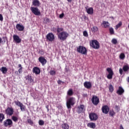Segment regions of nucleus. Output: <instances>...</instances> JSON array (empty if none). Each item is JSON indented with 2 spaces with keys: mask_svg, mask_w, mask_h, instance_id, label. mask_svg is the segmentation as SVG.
Masks as SVG:
<instances>
[{
  "mask_svg": "<svg viewBox=\"0 0 129 129\" xmlns=\"http://www.w3.org/2000/svg\"><path fill=\"white\" fill-rule=\"evenodd\" d=\"M33 73H35L36 75H39L41 73L40 69L39 68L35 67L33 68Z\"/></svg>",
  "mask_w": 129,
  "mask_h": 129,
  "instance_id": "obj_20",
  "label": "nucleus"
},
{
  "mask_svg": "<svg viewBox=\"0 0 129 129\" xmlns=\"http://www.w3.org/2000/svg\"><path fill=\"white\" fill-rule=\"evenodd\" d=\"M15 73L16 74L18 75V71H16V72H15Z\"/></svg>",
  "mask_w": 129,
  "mask_h": 129,
  "instance_id": "obj_60",
  "label": "nucleus"
},
{
  "mask_svg": "<svg viewBox=\"0 0 129 129\" xmlns=\"http://www.w3.org/2000/svg\"><path fill=\"white\" fill-rule=\"evenodd\" d=\"M91 30H92V33H96V32H97L98 31L99 29H98V27H97V26H93Z\"/></svg>",
  "mask_w": 129,
  "mask_h": 129,
  "instance_id": "obj_30",
  "label": "nucleus"
},
{
  "mask_svg": "<svg viewBox=\"0 0 129 129\" xmlns=\"http://www.w3.org/2000/svg\"><path fill=\"white\" fill-rule=\"evenodd\" d=\"M22 68H20L18 70V72L19 74H21L22 73Z\"/></svg>",
  "mask_w": 129,
  "mask_h": 129,
  "instance_id": "obj_52",
  "label": "nucleus"
},
{
  "mask_svg": "<svg viewBox=\"0 0 129 129\" xmlns=\"http://www.w3.org/2000/svg\"><path fill=\"white\" fill-rule=\"evenodd\" d=\"M3 42L2 39L1 37H0V44H1Z\"/></svg>",
  "mask_w": 129,
  "mask_h": 129,
  "instance_id": "obj_58",
  "label": "nucleus"
},
{
  "mask_svg": "<svg viewBox=\"0 0 129 129\" xmlns=\"http://www.w3.org/2000/svg\"><path fill=\"white\" fill-rule=\"evenodd\" d=\"M107 72L108 73V74L107 76V78L108 80H111L113 78V76L114 75V72L112 69L110 68H107L106 69Z\"/></svg>",
  "mask_w": 129,
  "mask_h": 129,
  "instance_id": "obj_8",
  "label": "nucleus"
},
{
  "mask_svg": "<svg viewBox=\"0 0 129 129\" xmlns=\"http://www.w3.org/2000/svg\"><path fill=\"white\" fill-rule=\"evenodd\" d=\"M115 110H117L118 111H119V110H120L119 107L117 105H115Z\"/></svg>",
  "mask_w": 129,
  "mask_h": 129,
  "instance_id": "obj_47",
  "label": "nucleus"
},
{
  "mask_svg": "<svg viewBox=\"0 0 129 129\" xmlns=\"http://www.w3.org/2000/svg\"><path fill=\"white\" fill-rule=\"evenodd\" d=\"M125 58V54L124 53H120V54L119 55V58L121 60H123V59H124Z\"/></svg>",
  "mask_w": 129,
  "mask_h": 129,
  "instance_id": "obj_36",
  "label": "nucleus"
},
{
  "mask_svg": "<svg viewBox=\"0 0 129 129\" xmlns=\"http://www.w3.org/2000/svg\"><path fill=\"white\" fill-rule=\"evenodd\" d=\"M31 11L35 16H38L41 15L40 11L37 7H31Z\"/></svg>",
  "mask_w": 129,
  "mask_h": 129,
  "instance_id": "obj_7",
  "label": "nucleus"
},
{
  "mask_svg": "<svg viewBox=\"0 0 129 129\" xmlns=\"http://www.w3.org/2000/svg\"><path fill=\"white\" fill-rule=\"evenodd\" d=\"M32 5L35 7H39L40 3L39 0H33Z\"/></svg>",
  "mask_w": 129,
  "mask_h": 129,
  "instance_id": "obj_22",
  "label": "nucleus"
},
{
  "mask_svg": "<svg viewBox=\"0 0 129 129\" xmlns=\"http://www.w3.org/2000/svg\"><path fill=\"white\" fill-rule=\"evenodd\" d=\"M102 25L103 26V28H108L110 27V24L108 22L103 21Z\"/></svg>",
  "mask_w": 129,
  "mask_h": 129,
  "instance_id": "obj_24",
  "label": "nucleus"
},
{
  "mask_svg": "<svg viewBox=\"0 0 129 129\" xmlns=\"http://www.w3.org/2000/svg\"><path fill=\"white\" fill-rule=\"evenodd\" d=\"M14 110L13 107H8L5 110V113L7 115L9 116H12L14 114Z\"/></svg>",
  "mask_w": 129,
  "mask_h": 129,
  "instance_id": "obj_10",
  "label": "nucleus"
},
{
  "mask_svg": "<svg viewBox=\"0 0 129 129\" xmlns=\"http://www.w3.org/2000/svg\"><path fill=\"white\" fill-rule=\"evenodd\" d=\"M51 129H54V128H52Z\"/></svg>",
  "mask_w": 129,
  "mask_h": 129,
  "instance_id": "obj_64",
  "label": "nucleus"
},
{
  "mask_svg": "<svg viewBox=\"0 0 129 129\" xmlns=\"http://www.w3.org/2000/svg\"><path fill=\"white\" fill-rule=\"evenodd\" d=\"M122 26V22L120 21L115 26V29L116 30H118L119 28H120Z\"/></svg>",
  "mask_w": 129,
  "mask_h": 129,
  "instance_id": "obj_31",
  "label": "nucleus"
},
{
  "mask_svg": "<svg viewBox=\"0 0 129 129\" xmlns=\"http://www.w3.org/2000/svg\"><path fill=\"white\" fill-rule=\"evenodd\" d=\"M69 36V34L66 31H62L59 33L58 35V38L62 41H64L67 40Z\"/></svg>",
  "mask_w": 129,
  "mask_h": 129,
  "instance_id": "obj_2",
  "label": "nucleus"
},
{
  "mask_svg": "<svg viewBox=\"0 0 129 129\" xmlns=\"http://www.w3.org/2000/svg\"><path fill=\"white\" fill-rule=\"evenodd\" d=\"M86 109L84 105L81 104L78 106V113H84Z\"/></svg>",
  "mask_w": 129,
  "mask_h": 129,
  "instance_id": "obj_13",
  "label": "nucleus"
},
{
  "mask_svg": "<svg viewBox=\"0 0 129 129\" xmlns=\"http://www.w3.org/2000/svg\"><path fill=\"white\" fill-rule=\"evenodd\" d=\"M84 86L87 89H90L92 87V85L91 82L86 81L84 83Z\"/></svg>",
  "mask_w": 129,
  "mask_h": 129,
  "instance_id": "obj_15",
  "label": "nucleus"
},
{
  "mask_svg": "<svg viewBox=\"0 0 129 129\" xmlns=\"http://www.w3.org/2000/svg\"><path fill=\"white\" fill-rule=\"evenodd\" d=\"M38 123L39 125L42 126L44 124V121L43 120H39L38 121Z\"/></svg>",
  "mask_w": 129,
  "mask_h": 129,
  "instance_id": "obj_44",
  "label": "nucleus"
},
{
  "mask_svg": "<svg viewBox=\"0 0 129 129\" xmlns=\"http://www.w3.org/2000/svg\"><path fill=\"white\" fill-rule=\"evenodd\" d=\"M62 129H69L70 126L67 123H62L61 125Z\"/></svg>",
  "mask_w": 129,
  "mask_h": 129,
  "instance_id": "obj_25",
  "label": "nucleus"
},
{
  "mask_svg": "<svg viewBox=\"0 0 129 129\" xmlns=\"http://www.w3.org/2000/svg\"><path fill=\"white\" fill-rule=\"evenodd\" d=\"M49 74L51 76H55L56 74V71H55L54 70H50L49 71Z\"/></svg>",
  "mask_w": 129,
  "mask_h": 129,
  "instance_id": "obj_41",
  "label": "nucleus"
},
{
  "mask_svg": "<svg viewBox=\"0 0 129 129\" xmlns=\"http://www.w3.org/2000/svg\"><path fill=\"white\" fill-rule=\"evenodd\" d=\"M14 103L15 105L18 106V107H20L21 105H22L23 104V103L19 101H15Z\"/></svg>",
  "mask_w": 129,
  "mask_h": 129,
  "instance_id": "obj_34",
  "label": "nucleus"
},
{
  "mask_svg": "<svg viewBox=\"0 0 129 129\" xmlns=\"http://www.w3.org/2000/svg\"><path fill=\"white\" fill-rule=\"evenodd\" d=\"M109 91L110 93H113L114 91V87L113 86V85L112 84L109 85Z\"/></svg>",
  "mask_w": 129,
  "mask_h": 129,
  "instance_id": "obj_33",
  "label": "nucleus"
},
{
  "mask_svg": "<svg viewBox=\"0 0 129 129\" xmlns=\"http://www.w3.org/2000/svg\"><path fill=\"white\" fill-rule=\"evenodd\" d=\"M46 108H47V111H49V109L48 107H46Z\"/></svg>",
  "mask_w": 129,
  "mask_h": 129,
  "instance_id": "obj_61",
  "label": "nucleus"
},
{
  "mask_svg": "<svg viewBox=\"0 0 129 129\" xmlns=\"http://www.w3.org/2000/svg\"><path fill=\"white\" fill-rule=\"evenodd\" d=\"M67 2H68V3H71L72 2H73V0H67Z\"/></svg>",
  "mask_w": 129,
  "mask_h": 129,
  "instance_id": "obj_56",
  "label": "nucleus"
},
{
  "mask_svg": "<svg viewBox=\"0 0 129 129\" xmlns=\"http://www.w3.org/2000/svg\"><path fill=\"white\" fill-rule=\"evenodd\" d=\"M12 119L13 121L17 122L18 120V118L17 116H13L12 117Z\"/></svg>",
  "mask_w": 129,
  "mask_h": 129,
  "instance_id": "obj_40",
  "label": "nucleus"
},
{
  "mask_svg": "<svg viewBox=\"0 0 129 129\" xmlns=\"http://www.w3.org/2000/svg\"><path fill=\"white\" fill-rule=\"evenodd\" d=\"M128 29H129V25H128Z\"/></svg>",
  "mask_w": 129,
  "mask_h": 129,
  "instance_id": "obj_63",
  "label": "nucleus"
},
{
  "mask_svg": "<svg viewBox=\"0 0 129 129\" xmlns=\"http://www.w3.org/2000/svg\"><path fill=\"white\" fill-rule=\"evenodd\" d=\"M109 33L111 35L114 34V29L112 27H110L109 29Z\"/></svg>",
  "mask_w": 129,
  "mask_h": 129,
  "instance_id": "obj_35",
  "label": "nucleus"
},
{
  "mask_svg": "<svg viewBox=\"0 0 129 129\" xmlns=\"http://www.w3.org/2000/svg\"><path fill=\"white\" fill-rule=\"evenodd\" d=\"M83 36L85 37H89V34H88V33L87 31H84L83 32Z\"/></svg>",
  "mask_w": 129,
  "mask_h": 129,
  "instance_id": "obj_42",
  "label": "nucleus"
},
{
  "mask_svg": "<svg viewBox=\"0 0 129 129\" xmlns=\"http://www.w3.org/2000/svg\"><path fill=\"white\" fill-rule=\"evenodd\" d=\"M119 74L120 75H122L123 74V70L121 68H120L119 70Z\"/></svg>",
  "mask_w": 129,
  "mask_h": 129,
  "instance_id": "obj_48",
  "label": "nucleus"
},
{
  "mask_svg": "<svg viewBox=\"0 0 129 129\" xmlns=\"http://www.w3.org/2000/svg\"><path fill=\"white\" fill-rule=\"evenodd\" d=\"M61 83L64 84V82H62L60 80H59L57 81V84L58 85H60Z\"/></svg>",
  "mask_w": 129,
  "mask_h": 129,
  "instance_id": "obj_50",
  "label": "nucleus"
},
{
  "mask_svg": "<svg viewBox=\"0 0 129 129\" xmlns=\"http://www.w3.org/2000/svg\"><path fill=\"white\" fill-rule=\"evenodd\" d=\"M13 40L15 41L16 43H20L22 41L21 39L17 35H13Z\"/></svg>",
  "mask_w": 129,
  "mask_h": 129,
  "instance_id": "obj_17",
  "label": "nucleus"
},
{
  "mask_svg": "<svg viewBox=\"0 0 129 129\" xmlns=\"http://www.w3.org/2000/svg\"><path fill=\"white\" fill-rule=\"evenodd\" d=\"M74 95V92L72 89H70L67 92V95L72 96Z\"/></svg>",
  "mask_w": 129,
  "mask_h": 129,
  "instance_id": "obj_27",
  "label": "nucleus"
},
{
  "mask_svg": "<svg viewBox=\"0 0 129 129\" xmlns=\"http://www.w3.org/2000/svg\"><path fill=\"white\" fill-rule=\"evenodd\" d=\"M111 42L113 44L116 45L117 44V40L116 39L113 38L112 39Z\"/></svg>",
  "mask_w": 129,
  "mask_h": 129,
  "instance_id": "obj_43",
  "label": "nucleus"
},
{
  "mask_svg": "<svg viewBox=\"0 0 129 129\" xmlns=\"http://www.w3.org/2000/svg\"><path fill=\"white\" fill-rule=\"evenodd\" d=\"M116 114V112L113 110V109L110 110L109 112V115L111 117H114Z\"/></svg>",
  "mask_w": 129,
  "mask_h": 129,
  "instance_id": "obj_32",
  "label": "nucleus"
},
{
  "mask_svg": "<svg viewBox=\"0 0 129 129\" xmlns=\"http://www.w3.org/2000/svg\"><path fill=\"white\" fill-rule=\"evenodd\" d=\"M90 46L94 49H99L100 48V44L97 40H92L90 42Z\"/></svg>",
  "mask_w": 129,
  "mask_h": 129,
  "instance_id": "obj_3",
  "label": "nucleus"
},
{
  "mask_svg": "<svg viewBox=\"0 0 129 129\" xmlns=\"http://www.w3.org/2000/svg\"><path fill=\"white\" fill-rule=\"evenodd\" d=\"M101 110L103 113L107 114L109 112L110 108L108 105H105L102 107Z\"/></svg>",
  "mask_w": 129,
  "mask_h": 129,
  "instance_id": "obj_11",
  "label": "nucleus"
},
{
  "mask_svg": "<svg viewBox=\"0 0 129 129\" xmlns=\"http://www.w3.org/2000/svg\"><path fill=\"white\" fill-rule=\"evenodd\" d=\"M27 122L31 126H33L34 124V122L31 120V119H28Z\"/></svg>",
  "mask_w": 129,
  "mask_h": 129,
  "instance_id": "obj_38",
  "label": "nucleus"
},
{
  "mask_svg": "<svg viewBox=\"0 0 129 129\" xmlns=\"http://www.w3.org/2000/svg\"><path fill=\"white\" fill-rule=\"evenodd\" d=\"M18 67L20 68V69H23V67H22L21 64H19Z\"/></svg>",
  "mask_w": 129,
  "mask_h": 129,
  "instance_id": "obj_54",
  "label": "nucleus"
},
{
  "mask_svg": "<svg viewBox=\"0 0 129 129\" xmlns=\"http://www.w3.org/2000/svg\"><path fill=\"white\" fill-rule=\"evenodd\" d=\"M3 21H4V17L2 15V14H0V21L3 22Z\"/></svg>",
  "mask_w": 129,
  "mask_h": 129,
  "instance_id": "obj_49",
  "label": "nucleus"
},
{
  "mask_svg": "<svg viewBox=\"0 0 129 129\" xmlns=\"http://www.w3.org/2000/svg\"><path fill=\"white\" fill-rule=\"evenodd\" d=\"M122 70L124 72H128L129 71V66L128 65L123 66Z\"/></svg>",
  "mask_w": 129,
  "mask_h": 129,
  "instance_id": "obj_29",
  "label": "nucleus"
},
{
  "mask_svg": "<svg viewBox=\"0 0 129 129\" xmlns=\"http://www.w3.org/2000/svg\"><path fill=\"white\" fill-rule=\"evenodd\" d=\"M19 107L20 108V109H21V111H25V106L23 104H22V105H20Z\"/></svg>",
  "mask_w": 129,
  "mask_h": 129,
  "instance_id": "obj_39",
  "label": "nucleus"
},
{
  "mask_svg": "<svg viewBox=\"0 0 129 129\" xmlns=\"http://www.w3.org/2000/svg\"><path fill=\"white\" fill-rule=\"evenodd\" d=\"M64 30L63 28L62 27H59V26H57V33H60L61 32H63Z\"/></svg>",
  "mask_w": 129,
  "mask_h": 129,
  "instance_id": "obj_37",
  "label": "nucleus"
},
{
  "mask_svg": "<svg viewBox=\"0 0 129 129\" xmlns=\"http://www.w3.org/2000/svg\"><path fill=\"white\" fill-rule=\"evenodd\" d=\"M89 7H85V10L87 13L89 15H93L94 14V9L93 8H89Z\"/></svg>",
  "mask_w": 129,
  "mask_h": 129,
  "instance_id": "obj_16",
  "label": "nucleus"
},
{
  "mask_svg": "<svg viewBox=\"0 0 129 129\" xmlns=\"http://www.w3.org/2000/svg\"><path fill=\"white\" fill-rule=\"evenodd\" d=\"M89 119L91 121H96L98 119V115L95 112H91L89 115Z\"/></svg>",
  "mask_w": 129,
  "mask_h": 129,
  "instance_id": "obj_5",
  "label": "nucleus"
},
{
  "mask_svg": "<svg viewBox=\"0 0 129 129\" xmlns=\"http://www.w3.org/2000/svg\"><path fill=\"white\" fill-rule=\"evenodd\" d=\"M119 129H124V127H123L122 124L120 125Z\"/></svg>",
  "mask_w": 129,
  "mask_h": 129,
  "instance_id": "obj_53",
  "label": "nucleus"
},
{
  "mask_svg": "<svg viewBox=\"0 0 129 129\" xmlns=\"http://www.w3.org/2000/svg\"><path fill=\"white\" fill-rule=\"evenodd\" d=\"M76 104L75 98L72 97H70L67 101V107L68 109H71L72 106H74Z\"/></svg>",
  "mask_w": 129,
  "mask_h": 129,
  "instance_id": "obj_1",
  "label": "nucleus"
},
{
  "mask_svg": "<svg viewBox=\"0 0 129 129\" xmlns=\"http://www.w3.org/2000/svg\"><path fill=\"white\" fill-rule=\"evenodd\" d=\"M83 97H88V95L87 94H83Z\"/></svg>",
  "mask_w": 129,
  "mask_h": 129,
  "instance_id": "obj_55",
  "label": "nucleus"
},
{
  "mask_svg": "<svg viewBox=\"0 0 129 129\" xmlns=\"http://www.w3.org/2000/svg\"><path fill=\"white\" fill-rule=\"evenodd\" d=\"M77 51L78 53H81L83 55L87 54L88 50L87 48L83 46L80 45L79 47H78Z\"/></svg>",
  "mask_w": 129,
  "mask_h": 129,
  "instance_id": "obj_4",
  "label": "nucleus"
},
{
  "mask_svg": "<svg viewBox=\"0 0 129 129\" xmlns=\"http://www.w3.org/2000/svg\"><path fill=\"white\" fill-rule=\"evenodd\" d=\"M59 107H60V108H61V107H62V106H59Z\"/></svg>",
  "mask_w": 129,
  "mask_h": 129,
  "instance_id": "obj_62",
  "label": "nucleus"
},
{
  "mask_svg": "<svg viewBox=\"0 0 129 129\" xmlns=\"http://www.w3.org/2000/svg\"><path fill=\"white\" fill-rule=\"evenodd\" d=\"M25 79L28 84H31L32 82H33V80L32 78V76L29 75H28L25 77Z\"/></svg>",
  "mask_w": 129,
  "mask_h": 129,
  "instance_id": "obj_21",
  "label": "nucleus"
},
{
  "mask_svg": "<svg viewBox=\"0 0 129 129\" xmlns=\"http://www.w3.org/2000/svg\"><path fill=\"white\" fill-rule=\"evenodd\" d=\"M46 39L47 41L52 42L55 40V36L53 33H49L46 35Z\"/></svg>",
  "mask_w": 129,
  "mask_h": 129,
  "instance_id": "obj_9",
  "label": "nucleus"
},
{
  "mask_svg": "<svg viewBox=\"0 0 129 129\" xmlns=\"http://www.w3.org/2000/svg\"><path fill=\"white\" fill-rule=\"evenodd\" d=\"M92 104L95 106H97L100 103V99L98 96L93 95L91 99Z\"/></svg>",
  "mask_w": 129,
  "mask_h": 129,
  "instance_id": "obj_6",
  "label": "nucleus"
},
{
  "mask_svg": "<svg viewBox=\"0 0 129 129\" xmlns=\"http://www.w3.org/2000/svg\"><path fill=\"white\" fill-rule=\"evenodd\" d=\"M38 61L42 64V66H44L47 62V60L43 56H40L38 58Z\"/></svg>",
  "mask_w": 129,
  "mask_h": 129,
  "instance_id": "obj_12",
  "label": "nucleus"
},
{
  "mask_svg": "<svg viewBox=\"0 0 129 129\" xmlns=\"http://www.w3.org/2000/svg\"><path fill=\"white\" fill-rule=\"evenodd\" d=\"M5 119V114L3 113H0V123H2Z\"/></svg>",
  "mask_w": 129,
  "mask_h": 129,
  "instance_id": "obj_26",
  "label": "nucleus"
},
{
  "mask_svg": "<svg viewBox=\"0 0 129 129\" xmlns=\"http://www.w3.org/2000/svg\"><path fill=\"white\" fill-rule=\"evenodd\" d=\"M1 71L3 74H6L8 72V69L6 67H3L1 69Z\"/></svg>",
  "mask_w": 129,
  "mask_h": 129,
  "instance_id": "obj_28",
  "label": "nucleus"
},
{
  "mask_svg": "<svg viewBox=\"0 0 129 129\" xmlns=\"http://www.w3.org/2000/svg\"><path fill=\"white\" fill-rule=\"evenodd\" d=\"M16 29L19 31H23L25 29V27L23 25H21L20 24H17L16 26Z\"/></svg>",
  "mask_w": 129,
  "mask_h": 129,
  "instance_id": "obj_19",
  "label": "nucleus"
},
{
  "mask_svg": "<svg viewBox=\"0 0 129 129\" xmlns=\"http://www.w3.org/2000/svg\"><path fill=\"white\" fill-rule=\"evenodd\" d=\"M87 126L91 128L95 129L96 128V124L94 122H89L87 124Z\"/></svg>",
  "mask_w": 129,
  "mask_h": 129,
  "instance_id": "obj_23",
  "label": "nucleus"
},
{
  "mask_svg": "<svg viewBox=\"0 0 129 129\" xmlns=\"http://www.w3.org/2000/svg\"><path fill=\"white\" fill-rule=\"evenodd\" d=\"M44 21H46V23H50V19L48 18H45Z\"/></svg>",
  "mask_w": 129,
  "mask_h": 129,
  "instance_id": "obj_45",
  "label": "nucleus"
},
{
  "mask_svg": "<svg viewBox=\"0 0 129 129\" xmlns=\"http://www.w3.org/2000/svg\"><path fill=\"white\" fill-rule=\"evenodd\" d=\"M13 124V121L10 119H7L4 121V125L5 127H8V126H11Z\"/></svg>",
  "mask_w": 129,
  "mask_h": 129,
  "instance_id": "obj_14",
  "label": "nucleus"
},
{
  "mask_svg": "<svg viewBox=\"0 0 129 129\" xmlns=\"http://www.w3.org/2000/svg\"><path fill=\"white\" fill-rule=\"evenodd\" d=\"M124 93V90L121 86L118 87V89L116 91V94L118 95H122Z\"/></svg>",
  "mask_w": 129,
  "mask_h": 129,
  "instance_id": "obj_18",
  "label": "nucleus"
},
{
  "mask_svg": "<svg viewBox=\"0 0 129 129\" xmlns=\"http://www.w3.org/2000/svg\"><path fill=\"white\" fill-rule=\"evenodd\" d=\"M110 19H112V20H114V18L113 16L110 17Z\"/></svg>",
  "mask_w": 129,
  "mask_h": 129,
  "instance_id": "obj_57",
  "label": "nucleus"
},
{
  "mask_svg": "<svg viewBox=\"0 0 129 129\" xmlns=\"http://www.w3.org/2000/svg\"><path fill=\"white\" fill-rule=\"evenodd\" d=\"M3 39H4V43H6V41L8 40V38L7 37H3Z\"/></svg>",
  "mask_w": 129,
  "mask_h": 129,
  "instance_id": "obj_51",
  "label": "nucleus"
},
{
  "mask_svg": "<svg viewBox=\"0 0 129 129\" xmlns=\"http://www.w3.org/2000/svg\"><path fill=\"white\" fill-rule=\"evenodd\" d=\"M126 81L128 83H129V76L127 77Z\"/></svg>",
  "mask_w": 129,
  "mask_h": 129,
  "instance_id": "obj_59",
  "label": "nucleus"
},
{
  "mask_svg": "<svg viewBox=\"0 0 129 129\" xmlns=\"http://www.w3.org/2000/svg\"><path fill=\"white\" fill-rule=\"evenodd\" d=\"M64 16V14L63 13H62L61 14L59 15V18L60 19H63Z\"/></svg>",
  "mask_w": 129,
  "mask_h": 129,
  "instance_id": "obj_46",
  "label": "nucleus"
}]
</instances>
